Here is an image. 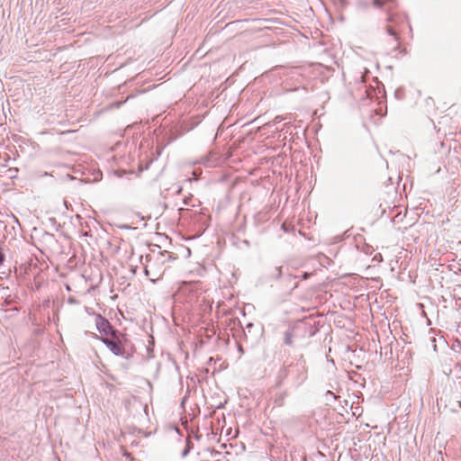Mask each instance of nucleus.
<instances>
[{
	"label": "nucleus",
	"instance_id": "nucleus-1",
	"mask_svg": "<svg viewBox=\"0 0 461 461\" xmlns=\"http://www.w3.org/2000/svg\"><path fill=\"white\" fill-rule=\"evenodd\" d=\"M308 378V367L303 355L290 363L284 364L275 376V387L281 388L286 383L291 388H299Z\"/></svg>",
	"mask_w": 461,
	"mask_h": 461
},
{
	"label": "nucleus",
	"instance_id": "nucleus-2",
	"mask_svg": "<svg viewBox=\"0 0 461 461\" xmlns=\"http://www.w3.org/2000/svg\"><path fill=\"white\" fill-rule=\"evenodd\" d=\"M293 328L295 339L313 337L320 330V323L312 319H304L296 321Z\"/></svg>",
	"mask_w": 461,
	"mask_h": 461
},
{
	"label": "nucleus",
	"instance_id": "nucleus-3",
	"mask_svg": "<svg viewBox=\"0 0 461 461\" xmlns=\"http://www.w3.org/2000/svg\"><path fill=\"white\" fill-rule=\"evenodd\" d=\"M125 335L122 333V335L116 336V338L113 337H97L103 344L106 346V348L116 357H122L124 358H128L129 356H126V350L123 347L122 338Z\"/></svg>",
	"mask_w": 461,
	"mask_h": 461
},
{
	"label": "nucleus",
	"instance_id": "nucleus-4",
	"mask_svg": "<svg viewBox=\"0 0 461 461\" xmlns=\"http://www.w3.org/2000/svg\"><path fill=\"white\" fill-rule=\"evenodd\" d=\"M95 323L96 330L99 333L104 335L103 337L116 338V336L122 335V332L116 330L112 323L100 313L95 314Z\"/></svg>",
	"mask_w": 461,
	"mask_h": 461
},
{
	"label": "nucleus",
	"instance_id": "nucleus-5",
	"mask_svg": "<svg viewBox=\"0 0 461 461\" xmlns=\"http://www.w3.org/2000/svg\"><path fill=\"white\" fill-rule=\"evenodd\" d=\"M373 5L378 9H382L386 6L387 11L389 12L397 6V0H373Z\"/></svg>",
	"mask_w": 461,
	"mask_h": 461
},
{
	"label": "nucleus",
	"instance_id": "nucleus-6",
	"mask_svg": "<svg viewBox=\"0 0 461 461\" xmlns=\"http://www.w3.org/2000/svg\"><path fill=\"white\" fill-rule=\"evenodd\" d=\"M175 258H174L172 256V254L170 252L167 251V250L159 251L158 252V256L156 258V263L163 265L166 262L170 261V260L175 259Z\"/></svg>",
	"mask_w": 461,
	"mask_h": 461
},
{
	"label": "nucleus",
	"instance_id": "nucleus-7",
	"mask_svg": "<svg viewBox=\"0 0 461 461\" xmlns=\"http://www.w3.org/2000/svg\"><path fill=\"white\" fill-rule=\"evenodd\" d=\"M293 339H295V332L293 326L289 327L284 334V343L286 346H293Z\"/></svg>",
	"mask_w": 461,
	"mask_h": 461
},
{
	"label": "nucleus",
	"instance_id": "nucleus-8",
	"mask_svg": "<svg viewBox=\"0 0 461 461\" xmlns=\"http://www.w3.org/2000/svg\"><path fill=\"white\" fill-rule=\"evenodd\" d=\"M288 393L286 391H281L275 395L274 402L277 406H284L285 398L287 397Z\"/></svg>",
	"mask_w": 461,
	"mask_h": 461
},
{
	"label": "nucleus",
	"instance_id": "nucleus-9",
	"mask_svg": "<svg viewBox=\"0 0 461 461\" xmlns=\"http://www.w3.org/2000/svg\"><path fill=\"white\" fill-rule=\"evenodd\" d=\"M193 447H194L193 442L191 441V439L189 438H187L185 439V448H184V450L181 453V457L182 458L185 457L190 453V451L192 450Z\"/></svg>",
	"mask_w": 461,
	"mask_h": 461
},
{
	"label": "nucleus",
	"instance_id": "nucleus-10",
	"mask_svg": "<svg viewBox=\"0 0 461 461\" xmlns=\"http://www.w3.org/2000/svg\"><path fill=\"white\" fill-rule=\"evenodd\" d=\"M282 276V267H276L273 270V273L270 274V277L273 279H279Z\"/></svg>",
	"mask_w": 461,
	"mask_h": 461
},
{
	"label": "nucleus",
	"instance_id": "nucleus-11",
	"mask_svg": "<svg viewBox=\"0 0 461 461\" xmlns=\"http://www.w3.org/2000/svg\"><path fill=\"white\" fill-rule=\"evenodd\" d=\"M253 329H254V323L253 322H248L246 324V327L243 330L244 336L246 337V339L248 338V334H251L252 333V330Z\"/></svg>",
	"mask_w": 461,
	"mask_h": 461
},
{
	"label": "nucleus",
	"instance_id": "nucleus-12",
	"mask_svg": "<svg viewBox=\"0 0 461 461\" xmlns=\"http://www.w3.org/2000/svg\"><path fill=\"white\" fill-rule=\"evenodd\" d=\"M197 217L199 218V221H203L202 226H203V231L208 226V224H207L208 217L203 213H200Z\"/></svg>",
	"mask_w": 461,
	"mask_h": 461
},
{
	"label": "nucleus",
	"instance_id": "nucleus-13",
	"mask_svg": "<svg viewBox=\"0 0 461 461\" xmlns=\"http://www.w3.org/2000/svg\"><path fill=\"white\" fill-rule=\"evenodd\" d=\"M398 19L402 21V18L401 16H399L398 14H389L387 18H386V21L388 23H396Z\"/></svg>",
	"mask_w": 461,
	"mask_h": 461
},
{
	"label": "nucleus",
	"instance_id": "nucleus-14",
	"mask_svg": "<svg viewBox=\"0 0 461 461\" xmlns=\"http://www.w3.org/2000/svg\"><path fill=\"white\" fill-rule=\"evenodd\" d=\"M386 32L389 35L393 36L394 38V41L396 42H399V36L394 32L393 28L392 26H386Z\"/></svg>",
	"mask_w": 461,
	"mask_h": 461
},
{
	"label": "nucleus",
	"instance_id": "nucleus-15",
	"mask_svg": "<svg viewBox=\"0 0 461 461\" xmlns=\"http://www.w3.org/2000/svg\"><path fill=\"white\" fill-rule=\"evenodd\" d=\"M404 217H405V214L402 215V213H401V212H398V213H396V214H395V216L393 217V222L394 224H397V223H399V222L402 221V220H403V218H404Z\"/></svg>",
	"mask_w": 461,
	"mask_h": 461
},
{
	"label": "nucleus",
	"instance_id": "nucleus-16",
	"mask_svg": "<svg viewBox=\"0 0 461 461\" xmlns=\"http://www.w3.org/2000/svg\"><path fill=\"white\" fill-rule=\"evenodd\" d=\"M312 275V273L304 272L301 276H299L303 280H306L309 278V276ZM298 276H294V278H297Z\"/></svg>",
	"mask_w": 461,
	"mask_h": 461
},
{
	"label": "nucleus",
	"instance_id": "nucleus-17",
	"mask_svg": "<svg viewBox=\"0 0 461 461\" xmlns=\"http://www.w3.org/2000/svg\"><path fill=\"white\" fill-rule=\"evenodd\" d=\"M5 261V255L4 253L0 250V266L3 265Z\"/></svg>",
	"mask_w": 461,
	"mask_h": 461
},
{
	"label": "nucleus",
	"instance_id": "nucleus-18",
	"mask_svg": "<svg viewBox=\"0 0 461 461\" xmlns=\"http://www.w3.org/2000/svg\"><path fill=\"white\" fill-rule=\"evenodd\" d=\"M326 396H327V398L332 397L333 399H335V394L330 391L327 392Z\"/></svg>",
	"mask_w": 461,
	"mask_h": 461
},
{
	"label": "nucleus",
	"instance_id": "nucleus-19",
	"mask_svg": "<svg viewBox=\"0 0 461 461\" xmlns=\"http://www.w3.org/2000/svg\"><path fill=\"white\" fill-rule=\"evenodd\" d=\"M191 198H192V196L185 197L184 198V203L186 204V205L189 204V201L191 200Z\"/></svg>",
	"mask_w": 461,
	"mask_h": 461
},
{
	"label": "nucleus",
	"instance_id": "nucleus-20",
	"mask_svg": "<svg viewBox=\"0 0 461 461\" xmlns=\"http://www.w3.org/2000/svg\"><path fill=\"white\" fill-rule=\"evenodd\" d=\"M68 303L73 304V303H77V300H76V299H74V298H72V297H69V298H68Z\"/></svg>",
	"mask_w": 461,
	"mask_h": 461
},
{
	"label": "nucleus",
	"instance_id": "nucleus-21",
	"mask_svg": "<svg viewBox=\"0 0 461 461\" xmlns=\"http://www.w3.org/2000/svg\"><path fill=\"white\" fill-rule=\"evenodd\" d=\"M149 267H152V265H150V266H149ZM144 272H145V275H146V276H149V267H145Z\"/></svg>",
	"mask_w": 461,
	"mask_h": 461
},
{
	"label": "nucleus",
	"instance_id": "nucleus-22",
	"mask_svg": "<svg viewBox=\"0 0 461 461\" xmlns=\"http://www.w3.org/2000/svg\"><path fill=\"white\" fill-rule=\"evenodd\" d=\"M401 92H402V89H401V88L396 89V91H395V96H396L397 98H399V95H400V93H401Z\"/></svg>",
	"mask_w": 461,
	"mask_h": 461
},
{
	"label": "nucleus",
	"instance_id": "nucleus-23",
	"mask_svg": "<svg viewBox=\"0 0 461 461\" xmlns=\"http://www.w3.org/2000/svg\"><path fill=\"white\" fill-rule=\"evenodd\" d=\"M182 192V186H177L176 194H180Z\"/></svg>",
	"mask_w": 461,
	"mask_h": 461
},
{
	"label": "nucleus",
	"instance_id": "nucleus-24",
	"mask_svg": "<svg viewBox=\"0 0 461 461\" xmlns=\"http://www.w3.org/2000/svg\"><path fill=\"white\" fill-rule=\"evenodd\" d=\"M457 404L461 408V401H457Z\"/></svg>",
	"mask_w": 461,
	"mask_h": 461
},
{
	"label": "nucleus",
	"instance_id": "nucleus-25",
	"mask_svg": "<svg viewBox=\"0 0 461 461\" xmlns=\"http://www.w3.org/2000/svg\"><path fill=\"white\" fill-rule=\"evenodd\" d=\"M282 228L286 231V227H285V225H283Z\"/></svg>",
	"mask_w": 461,
	"mask_h": 461
},
{
	"label": "nucleus",
	"instance_id": "nucleus-26",
	"mask_svg": "<svg viewBox=\"0 0 461 461\" xmlns=\"http://www.w3.org/2000/svg\"><path fill=\"white\" fill-rule=\"evenodd\" d=\"M245 245H249V241L248 240H245Z\"/></svg>",
	"mask_w": 461,
	"mask_h": 461
}]
</instances>
